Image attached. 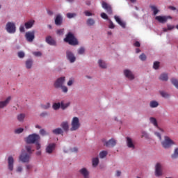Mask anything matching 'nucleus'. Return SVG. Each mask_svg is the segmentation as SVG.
I'll return each mask as SVG.
<instances>
[{
	"mask_svg": "<svg viewBox=\"0 0 178 178\" xmlns=\"http://www.w3.org/2000/svg\"><path fill=\"white\" fill-rule=\"evenodd\" d=\"M65 42H68L70 45H78L79 42L77 41V39L74 37V35H73L72 33H68L64 38Z\"/></svg>",
	"mask_w": 178,
	"mask_h": 178,
	"instance_id": "obj_1",
	"label": "nucleus"
},
{
	"mask_svg": "<svg viewBox=\"0 0 178 178\" xmlns=\"http://www.w3.org/2000/svg\"><path fill=\"white\" fill-rule=\"evenodd\" d=\"M40 135L33 134L26 138V144H35V143H38L40 141Z\"/></svg>",
	"mask_w": 178,
	"mask_h": 178,
	"instance_id": "obj_2",
	"label": "nucleus"
},
{
	"mask_svg": "<svg viewBox=\"0 0 178 178\" xmlns=\"http://www.w3.org/2000/svg\"><path fill=\"white\" fill-rule=\"evenodd\" d=\"M72 127L70 128V131H76V130H79L80 129V120H79V118L74 117L72 118V122H71Z\"/></svg>",
	"mask_w": 178,
	"mask_h": 178,
	"instance_id": "obj_3",
	"label": "nucleus"
},
{
	"mask_svg": "<svg viewBox=\"0 0 178 178\" xmlns=\"http://www.w3.org/2000/svg\"><path fill=\"white\" fill-rule=\"evenodd\" d=\"M30 159H31V154L26 152H22L19 156V160L23 163H29Z\"/></svg>",
	"mask_w": 178,
	"mask_h": 178,
	"instance_id": "obj_4",
	"label": "nucleus"
},
{
	"mask_svg": "<svg viewBox=\"0 0 178 178\" xmlns=\"http://www.w3.org/2000/svg\"><path fill=\"white\" fill-rule=\"evenodd\" d=\"M102 142L103 143V145L104 147H107V148H113V147L116 145V140L114 138H111L108 140H106V139H102Z\"/></svg>",
	"mask_w": 178,
	"mask_h": 178,
	"instance_id": "obj_5",
	"label": "nucleus"
},
{
	"mask_svg": "<svg viewBox=\"0 0 178 178\" xmlns=\"http://www.w3.org/2000/svg\"><path fill=\"white\" fill-rule=\"evenodd\" d=\"M6 30L9 34H15L16 33V25L14 22H8L6 25Z\"/></svg>",
	"mask_w": 178,
	"mask_h": 178,
	"instance_id": "obj_6",
	"label": "nucleus"
},
{
	"mask_svg": "<svg viewBox=\"0 0 178 178\" xmlns=\"http://www.w3.org/2000/svg\"><path fill=\"white\" fill-rule=\"evenodd\" d=\"M163 148H170L172 145H174L175 142L170 138L168 136H165L164 137V140L161 143Z\"/></svg>",
	"mask_w": 178,
	"mask_h": 178,
	"instance_id": "obj_7",
	"label": "nucleus"
},
{
	"mask_svg": "<svg viewBox=\"0 0 178 178\" xmlns=\"http://www.w3.org/2000/svg\"><path fill=\"white\" fill-rule=\"evenodd\" d=\"M65 80L66 79L65 78V76H61L57 79L54 84L55 88H60L63 86V84H65Z\"/></svg>",
	"mask_w": 178,
	"mask_h": 178,
	"instance_id": "obj_8",
	"label": "nucleus"
},
{
	"mask_svg": "<svg viewBox=\"0 0 178 178\" xmlns=\"http://www.w3.org/2000/svg\"><path fill=\"white\" fill-rule=\"evenodd\" d=\"M162 175H163L162 164H161V163H157L155 165V176H156V177H161Z\"/></svg>",
	"mask_w": 178,
	"mask_h": 178,
	"instance_id": "obj_9",
	"label": "nucleus"
},
{
	"mask_svg": "<svg viewBox=\"0 0 178 178\" xmlns=\"http://www.w3.org/2000/svg\"><path fill=\"white\" fill-rule=\"evenodd\" d=\"M25 38H26V41L29 42H33L34 41V38H35V32H34V31L26 32L25 34Z\"/></svg>",
	"mask_w": 178,
	"mask_h": 178,
	"instance_id": "obj_10",
	"label": "nucleus"
},
{
	"mask_svg": "<svg viewBox=\"0 0 178 178\" xmlns=\"http://www.w3.org/2000/svg\"><path fill=\"white\" fill-rule=\"evenodd\" d=\"M56 147V145L55 143H49L45 149L46 154H48L49 155H51L55 151V147Z\"/></svg>",
	"mask_w": 178,
	"mask_h": 178,
	"instance_id": "obj_11",
	"label": "nucleus"
},
{
	"mask_svg": "<svg viewBox=\"0 0 178 178\" xmlns=\"http://www.w3.org/2000/svg\"><path fill=\"white\" fill-rule=\"evenodd\" d=\"M66 56L67 59L70 62V63H74V62H76V56H74V54L69 50L66 51Z\"/></svg>",
	"mask_w": 178,
	"mask_h": 178,
	"instance_id": "obj_12",
	"label": "nucleus"
},
{
	"mask_svg": "<svg viewBox=\"0 0 178 178\" xmlns=\"http://www.w3.org/2000/svg\"><path fill=\"white\" fill-rule=\"evenodd\" d=\"M102 6L103 9H105V10H106V12L108 15H112V13H113L112 6H111V5L108 4L105 1H102Z\"/></svg>",
	"mask_w": 178,
	"mask_h": 178,
	"instance_id": "obj_13",
	"label": "nucleus"
},
{
	"mask_svg": "<svg viewBox=\"0 0 178 178\" xmlns=\"http://www.w3.org/2000/svg\"><path fill=\"white\" fill-rule=\"evenodd\" d=\"M14 163L15 159L13 156H10L8 158V169L10 170V172H12L13 170Z\"/></svg>",
	"mask_w": 178,
	"mask_h": 178,
	"instance_id": "obj_14",
	"label": "nucleus"
},
{
	"mask_svg": "<svg viewBox=\"0 0 178 178\" xmlns=\"http://www.w3.org/2000/svg\"><path fill=\"white\" fill-rule=\"evenodd\" d=\"M168 19H172L170 16H156V20H158L159 23H166Z\"/></svg>",
	"mask_w": 178,
	"mask_h": 178,
	"instance_id": "obj_15",
	"label": "nucleus"
},
{
	"mask_svg": "<svg viewBox=\"0 0 178 178\" xmlns=\"http://www.w3.org/2000/svg\"><path fill=\"white\" fill-rule=\"evenodd\" d=\"M11 99H12V97L9 96L8 98L6 99V100L0 102V109H2L8 106Z\"/></svg>",
	"mask_w": 178,
	"mask_h": 178,
	"instance_id": "obj_16",
	"label": "nucleus"
},
{
	"mask_svg": "<svg viewBox=\"0 0 178 178\" xmlns=\"http://www.w3.org/2000/svg\"><path fill=\"white\" fill-rule=\"evenodd\" d=\"M54 23L56 26H62V23H63V18L62 17V15H57L54 19Z\"/></svg>",
	"mask_w": 178,
	"mask_h": 178,
	"instance_id": "obj_17",
	"label": "nucleus"
},
{
	"mask_svg": "<svg viewBox=\"0 0 178 178\" xmlns=\"http://www.w3.org/2000/svg\"><path fill=\"white\" fill-rule=\"evenodd\" d=\"M124 74L125 77L129 79V80H134V75L133 74V72L129 70H124Z\"/></svg>",
	"mask_w": 178,
	"mask_h": 178,
	"instance_id": "obj_18",
	"label": "nucleus"
},
{
	"mask_svg": "<svg viewBox=\"0 0 178 178\" xmlns=\"http://www.w3.org/2000/svg\"><path fill=\"white\" fill-rule=\"evenodd\" d=\"M126 140L128 148H131V149H134V148H136V145H134V143H133V139H131L130 137H127Z\"/></svg>",
	"mask_w": 178,
	"mask_h": 178,
	"instance_id": "obj_19",
	"label": "nucleus"
},
{
	"mask_svg": "<svg viewBox=\"0 0 178 178\" xmlns=\"http://www.w3.org/2000/svg\"><path fill=\"white\" fill-rule=\"evenodd\" d=\"M79 173H81L84 178H90V172H88V170L86 168L81 169Z\"/></svg>",
	"mask_w": 178,
	"mask_h": 178,
	"instance_id": "obj_20",
	"label": "nucleus"
},
{
	"mask_svg": "<svg viewBox=\"0 0 178 178\" xmlns=\"http://www.w3.org/2000/svg\"><path fill=\"white\" fill-rule=\"evenodd\" d=\"M46 42H47L49 45H56V42L55 41V40H54V38H52V36L51 35L46 37Z\"/></svg>",
	"mask_w": 178,
	"mask_h": 178,
	"instance_id": "obj_21",
	"label": "nucleus"
},
{
	"mask_svg": "<svg viewBox=\"0 0 178 178\" xmlns=\"http://www.w3.org/2000/svg\"><path fill=\"white\" fill-rule=\"evenodd\" d=\"M114 19L117 22V23H118V24H120V26H121V27H122L123 29H124V27H126V24L123 22H122V20H120V18H119V17L115 15L114 17Z\"/></svg>",
	"mask_w": 178,
	"mask_h": 178,
	"instance_id": "obj_22",
	"label": "nucleus"
},
{
	"mask_svg": "<svg viewBox=\"0 0 178 178\" xmlns=\"http://www.w3.org/2000/svg\"><path fill=\"white\" fill-rule=\"evenodd\" d=\"M60 127H62L64 131H69V122H63L60 124Z\"/></svg>",
	"mask_w": 178,
	"mask_h": 178,
	"instance_id": "obj_23",
	"label": "nucleus"
},
{
	"mask_svg": "<svg viewBox=\"0 0 178 178\" xmlns=\"http://www.w3.org/2000/svg\"><path fill=\"white\" fill-rule=\"evenodd\" d=\"M35 21L34 20H30L25 23V28L29 29H31L33 26H34Z\"/></svg>",
	"mask_w": 178,
	"mask_h": 178,
	"instance_id": "obj_24",
	"label": "nucleus"
},
{
	"mask_svg": "<svg viewBox=\"0 0 178 178\" xmlns=\"http://www.w3.org/2000/svg\"><path fill=\"white\" fill-rule=\"evenodd\" d=\"M54 134H63V130L62 128H56L52 131Z\"/></svg>",
	"mask_w": 178,
	"mask_h": 178,
	"instance_id": "obj_25",
	"label": "nucleus"
},
{
	"mask_svg": "<svg viewBox=\"0 0 178 178\" xmlns=\"http://www.w3.org/2000/svg\"><path fill=\"white\" fill-rule=\"evenodd\" d=\"M26 153L30 154V155H31V154H33V152H34V150L32 149L33 147L30 145H27L26 147Z\"/></svg>",
	"mask_w": 178,
	"mask_h": 178,
	"instance_id": "obj_26",
	"label": "nucleus"
},
{
	"mask_svg": "<svg viewBox=\"0 0 178 178\" xmlns=\"http://www.w3.org/2000/svg\"><path fill=\"white\" fill-rule=\"evenodd\" d=\"M159 106V103H158L156 101H152L149 103L150 108H158Z\"/></svg>",
	"mask_w": 178,
	"mask_h": 178,
	"instance_id": "obj_27",
	"label": "nucleus"
},
{
	"mask_svg": "<svg viewBox=\"0 0 178 178\" xmlns=\"http://www.w3.org/2000/svg\"><path fill=\"white\" fill-rule=\"evenodd\" d=\"M159 79L162 81H168V77L167 74H161L159 76Z\"/></svg>",
	"mask_w": 178,
	"mask_h": 178,
	"instance_id": "obj_28",
	"label": "nucleus"
},
{
	"mask_svg": "<svg viewBox=\"0 0 178 178\" xmlns=\"http://www.w3.org/2000/svg\"><path fill=\"white\" fill-rule=\"evenodd\" d=\"M60 106L62 107V103H54L52 106V108L54 111H58V109H59L60 108Z\"/></svg>",
	"mask_w": 178,
	"mask_h": 178,
	"instance_id": "obj_29",
	"label": "nucleus"
},
{
	"mask_svg": "<svg viewBox=\"0 0 178 178\" xmlns=\"http://www.w3.org/2000/svg\"><path fill=\"white\" fill-rule=\"evenodd\" d=\"M149 121L154 126H155V127H158V121H156L155 118L151 117Z\"/></svg>",
	"mask_w": 178,
	"mask_h": 178,
	"instance_id": "obj_30",
	"label": "nucleus"
},
{
	"mask_svg": "<svg viewBox=\"0 0 178 178\" xmlns=\"http://www.w3.org/2000/svg\"><path fill=\"white\" fill-rule=\"evenodd\" d=\"M172 159H177L178 158V147L174 151V153L171 155Z\"/></svg>",
	"mask_w": 178,
	"mask_h": 178,
	"instance_id": "obj_31",
	"label": "nucleus"
},
{
	"mask_svg": "<svg viewBox=\"0 0 178 178\" xmlns=\"http://www.w3.org/2000/svg\"><path fill=\"white\" fill-rule=\"evenodd\" d=\"M31 66H33V60H27L26 62V69H31Z\"/></svg>",
	"mask_w": 178,
	"mask_h": 178,
	"instance_id": "obj_32",
	"label": "nucleus"
},
{
	"mask_svg": "<svg viewBox=\"0 0 178 178\" xmlns=\"http://www.w3.org/2000/svg\"><path fill=\"white\" fill-rule=\"evenodd\" d=\"M98 163H99V159H98V157L94 158L92 159V166H94V168H96V166H98Z\"/></svg>",
	"mask_w": 178,
	"mask_h": 178,
	"instance_id": "obj_33",
	"label": "nucleus"
},
{
	"mask_svg": "<svg viewBox=\"0 0 178 178\" xmlns=\"http://www.w3.org/2000/svg\"><path fill=\"white\" fill-rule=\"evenodd\" d=\"M69 106H70V102H67V103H63V102H61V108L65 111V109H66V108H69Z\"/></svg>",
	"mask_w": 178,
	"mask_h": 178,
	"instance_id": "obj_34",
	"label": "nucleus"
},
{
	"mask_svg": "<svg viewBox=\"0 0 178 178\" xmlns=\"http://www.w3.org/2000/svg\"><path fill=\"white\" fill-rule=\"evenodd\" d=\"M24 118H26V114L21 113L17 115V120H19V122H23V120H24Z\"/></svg>",
	"mask_w": 178,
	"mask_h": 178,
	"instance_id": "obj_35",
	"label": "nucleus"
},
{
	"mask_svg": "<svg viewBox=\"0 0 178 178\" xmlns=\"http://www.w3.org/2000/svg\"><path fill=\"white\" fill-rule=\"evenodd\" d=\"M99 66L102 67V69H106V63L105 62L102 61V60H99Z\"/></svg>",
	"mask_w": 178,
	"mask_h": 178,
	"instance_id": "obj_36",
	"label": "nucleus"
},
{
	"mask_svg": "<svg viewBox=\"0 0 178 178\" xmlns=\"http://www.w3.org/2000/svg\"><path fill=\"white\" fill-rule=\"evenodd\" d=\"M86 23L88 26H94V24H95V21L92 18H89L88 19Z\"/></svg>",
	"mask_w": 178,
	"mask_h": 178,
	"instance_id": "obj_37",
	"label": "nucleus"
},
{
	"mask_svg": "<svg viewBox=\"0 0 178 178\" xmlns=\"http://www.w3.org/2000/svg\"><path fill=\"white\" fill-rule=\"evenodd\" d=\"M149 8H151L152 10H153L154 15H158V13L159 12V10L156 8L155 6H150Z\"/></svg>",
	"mask_w": 178,
	"mask_h": 178,
	"instance_id": "obj_38",
	"label": "nucleus"
},
{
	"mask_svg": "<svg viewBox=\"0 0 178 178\" xmlns=\"http://www.w3.org/2000/svg\"><path fill=\"white\" fill-rule=\"evenodd\" d=\"M106 155H108V151H106V150L102 151L99 153V158H101L102 159L105 158V156H106Z\"/></svg>",
	"mask_w": 178,
	"mask_h": 178,
	"instance_id": "obj_39",
	"label": "nucleus"
},
{
	"mask_svg": "<svg viewBox=\"0 0 178 178\" xmlns=\"http://www.w3.org/2000/svg\"><path fill=\"white\" fill-rule=\"evenodd\" d=\"M66 16L68 19H73V17H76V16H77V14L74 13H68Z\"/></svg>",
	"mask_w": 178,
	"mask_h": 178,
	"instance_id": "obj_40",
	"label": "nucleus"
},
{
	"mask_svg": "<svg viewBox=\"0 0 178 178\" xmlns=\"http://www.w3.org/2000/svg\"><path fill=\"white\" fill-rule=\"evenodd\" d=\"M51 108V104L46 103L44 104H41V108L42 109H49Z\"/></svg>",
	"mask_w": 178,
	"mask_h": 178,
	"instance_id": "obj_41",
	"label": "nucleus"
},
{
	"mask_svg": "<svg viewBox=\"0 0 178 178\" xmlns=\"http://www.w3.org/2000/svg\"><path fill=\"white\" fill-rule=\"evenodd\" d=\"M171 83L173 84V86H175V87H176V88L178 89V80L177 79L172 78L171 79Z\"/></svg>",
	"mask_w": 178,
	"mask_h": 178,
	"instance_id": "obj_42",
	"label": "nucleus"
},
{
	"mask_svg": "<svg viewBox=\"0 0 178 178\" xmlns=\"http://www.w3.org/2000/svg\"><path fill=\"white\" fill-rule=\"evenodd\" d=\"M159 62L155 61L153 65V68L155 69V70H158V69H159Z\"/></svg>",
	"mask_w": 178,
	"mask_h": 178,
	"instance_id": "obj_43",
	"label": "nucleus"
},
{
	"mask_svg": "<svg viewBox=\"0 0 178 178\" xmlns=\"http://www.w3.org/2000/svg\"><path fill=\"white\" fill-rule=\"evenodd\" d=\"M160 94L163 98H169L170 97L169 94L164 91L160 92Z\"/></svg>",
	"mask_w": 178,
	"mask_h": 178,
	"instance_id": "obj_44",
	"label": "nucleus"
},
{
	"mask_svg": "<svg viewBox=\"0 0 178 178\" xmlns=\"http://www.w3.org/2000/svg\"><path fill=\"white\" fill-rule=\"evenodd\" d=\"M64 31H65V29H58V30L56 31V34H57L58 35H63Z\"/></svg>",
	"mask_w": 178,
	"mask_h": 178,
	"instance_id": "obj_45",
	"label": "nucleus"
},
{
	"mask_svg": "<svg viewBox=\"0 0 178 178\" xmlns=\"http://www.w3.org/2000/svg\"><path fill=\"white\" fill-rule=\"evenodd\" d=\"M23 131H24L23 128H19L15 130V134H20V133H23Z\"/></svg>",
	"mask_w": 178,
	"mask_h": 178,
	"instance_id": "obj_46",
	"label": "nucleus"
},
{
	"mask_svg": "<svg viewBox=\"0 0 178 178\" xmlns=\"http://www.w3.org/2000/svg\"><path fill=\"white\" fill-rule=\"evenodd\" d=\"M60 88H61L62 92H64L65 94H66V92H67V91H69V89H67V87L63 85Z\"/></svg>",
	"mask_w": 178,
	"mask_h": 178,
	"instance_id": "obj_47",
	"label": "nucleus"
},
{
	"mask_svg": "<svg viewBox=\"0 0 178 178\" xmlns=\"http://www.w3.org/2000/svg\"><path fill=\"white\" fill-rule=\"evenodd\" d=\"M139 59H140V60H146L147 59V56H145L144 54H142L139 56Z\"/></svg>",
	"mask_w": 178,
	"mask_h": 178,
	"instance_id": "obj_48",
	"label": "nucleus"
},
{
	"mask_svg": "<svg viewBox=\"0 0 178 178\" xmlns=\"http://www.w3.org/2000/svg\"><path fill=\"white\" fill-rule=\"evenodd\" d=\"M86 51V49H84L83 47H81L79 50H78V54L79 55H83V54H84V52Z\"/></svg>",
	"mask_w": 178,
	"mask_h": 178,
	"instance_id": "obj_49",
	"label": "nucleus"
},
{
	"mask_svg": "<svg viewBox=\"0 0 178 178\" xmlns=\"http://www.w3.org/2000/svg\"><path fill=\"white\" fill-rule=\"evenodd\" d=\"M101 17L102 19H106V20H109V19L108 18V15L105 13H102L101 14Z\"/></svg>",
	"mask_w": 178,
	"mask_h": 178,
	"instance_id": "obj_50",
	"label": "nucleus"
},
{
	"mask_svg": "<svg viewBox=\"0 0 178 178\" xmlns=\"http://www.w3.org/2000/svg\"><path fill=\"white\" fill-rule=\"evenodd\" d=\"M40 134H41V136H47V134H48V133H47V131L44 129H40Z\"/></svg>",
	"mask_w": 178,
	"mask_h": 178,
	"instance_id": "obj_51",
	"label": "nucleus"
},
{
	"mask_svg": "<svg viewBox=\"0 0 178 178\" xmlns=\"http://www.w3.org/2000/svg\"><path fill=\"white\" fill-rule=\"evenodd\" d=\"M16 172L17 173H22V172H23V167L22 166H18L16 169Z\"/></svg>",
	"mask_w": 178,
	"mask_h": 178,
	"instance_id": "obj_52",
	"label": "nucleus"
},
{
	"mask_svg": "<svg viewBox=\"0 0 178 178\" xmlns=\"http://www.w3.org/2000/svg\"><path fill=\"white\" fill-rule=\"evenodd\" d=\"M73 83H74V80L70 79L67 84L68 86H73Z\"/></svg>",
	"mask_w": 178,
	"mask_h": 178,
	"instance_id": "obj_53",
	"label": "nucleus"
},
{
	"mask_svg": "<svg viewBox=\"0 0 178 178\" xmlns=\"http://www.w3.org/2000/svg\"><path fill=\"white\" fill-rule=\"evenodd\" d=\"M26 170H31V169H33V165L31 164H28L26 165Z\"/></svg>",
	"mask_w": 178,
	"mask_h": 178,
	"instance_id": "obj_54",
	"label": "nucleus"
},
{
	"mask_svg": "<svg viewBox=\"0 0 178 178\" xmlns=\"http://www.w3.org/2000/svg\"><path fill=\"white\" fill-rule=\"evenodd\" d=\"M18 56L19 58H24V52L23 51L18 52Z\"/></svg>",
	"mask_w": 178,
	"mask_h": 178,
	"instance_id": "obj_55",
	"label": "nucleus"
},
{
	"mask_svg": "<svg viewBox=\"0 0 178 178\" xmlns=\"http://www.w3.org/2000/svg\"><path fill=\"white\" fill-rule=\"evenodd\" d=\"M33 55H35V56H41L42 54L41 53V51H35L33 53Z\"/></svg>",
	"mask_w": 178,
	"mask_h": 178,
	"instance_id": "obj_56",
	"label": "nucleus"
},
{
	"mask_svg": "<svg viewBox=\"0 0 178 178\" xmlns=\"http://www.w3.org/2000/svg\"><path fill=\"white\" fill-rule=\"evenodd\" d=\"M142 137H145V138H148V134L145 131L142 132Z\"/></svg>",
	"mask_w": 178,
	"mask_h": 178,
	"instance_id": "obj_57",
	"label": "nucleus"
},
{
	"mask_svg": "<svg viewBox=\"0 0 178 178\" xmlns=\"http://www.w3.org/2000/svg\"><path fill=\"white\" fill-rule=\"evenodd\" d=\"M110 22V24H109V29H115V24H113V22H112L111 21V19H108Z\"/></svg>",
	"mask_w": 178,
	"mask_h": 178,
	"instance_id": "obj_58",
	"label": "nucleus"
},
{
	"mask_svg": "<svg viewBox=\"0 0 178 178\" xmlns=\"http://www.w3.org/2000/svg\"><path fill=\"white\" fill-rule=\"evenodd\" d=\"M155 136L159 138V140H162V136H161V134L159 132H155Z\"/></svg>",
	"mask_w": 178,
	"mask_h": 178,
	"instance_id": "obj_59",
	"label": "nucleus"
},
{
	"mask_svg": "<svg viewBox=\"0 0 178 178\" xmlns=\"http://www.w3.org/2000/svg\"><path fill=\"white\" fill-rule=\"evenodd\" d=\"M35 144H36V149L38 151L41 148V145L39 142H36Z\"/></svg>",
	"mask_w": 178,
	"mask_h": 178,
	"instance_id": "obj_60",
	"label": "nucleus"
},
{
	"mask_svg": "<svg viewBox=\"0 0 178 178\" xmlns=\"http://www.w3.org/2000/svg\"><path fill=\"white\" fill-rule=\"evenodd\" d=\"M134 47H140L141 46V44H140V42L136 41L135 42V43L134 44Z\"/></svg>",
	"mask_w": 178,
	"mask_h": 178,
	"instance_id": "obj_61",
	"label": "nucleus"
},
{
	"mask_svg": "<svg viewBox=\"0 0 178 178\" xmlns=\"http://www.w3.org/2000/svg\"><path fill=\"white\" fill-rule=\"evenodd\" d=\"M40 116H41L42 118H45V116H48V113H47V112H43V113H40Z\"/></svg>",
	"mask_w": 178,
	"mask_h": 178,
	"instance_id": "obj_62",
	"label": "nucleus"
},
{
	"mask_svg": "<svg viewBox=\"0 0 178 178\" xmlns=\"http://www.w3.org/2000/svg\"><path fill=\"white\" fill-rule=\"evenodd\" d=\"M84 14H85L86 16H92V13H91L89 12V11H85V12H84Z\"/></svg>",
	"mask_w": 178,
	"mask_h": 178,
	"instance_id": "obj_63",
	"label": "nucleus"
},
{
	"mask_svg": "<svg viewBox=\"0 0 178 178\" xmlns=\"http://www.w3.org/2000/svg\"><path fill=\"white\" fill-rule=\"evenodd\" d=\"M19 31L21 33H24L25 30H24V26H20L19 27Z\"/></svg>",
	"mask_w": 178,
	"mask_h": 178,
	"instance_id": "obj_64",
	"label": "nucleus"
}]
</instances>
